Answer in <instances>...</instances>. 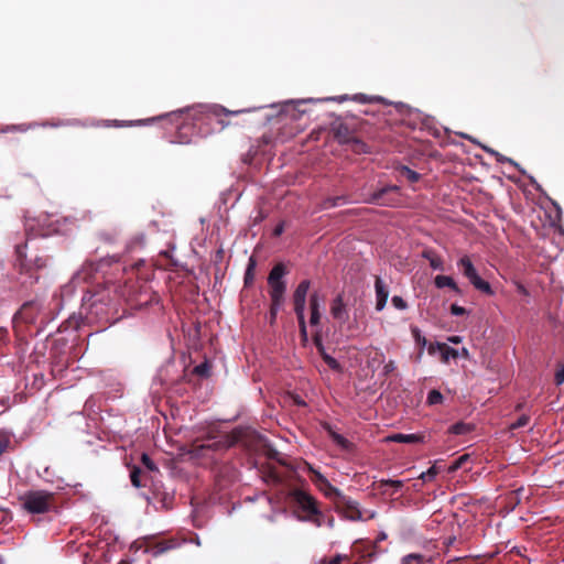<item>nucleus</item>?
I'll use <instances>...</instances> for the list:
<instances>
[{
    "label": "nucleus",
    "mask_w": 564,
    "mask_h": 564,
    "mask_svg": "<svg viewBox=\"0 0 564 564\" xmlns=\"http://www.w3.org/2000/svg\"><path fill=\"white\" fill-rule=\"evenodd\" d=\"M117 288L113 283L104 286L97 285L84 296L85 303H89L88 314L98 321L109 323L111 311L115 308Z\"/></svg>",
    "instance_id": "f257e3e1"
},
{
    "label": "nucleus",
    "mask_w": 564,
    "mask_h": 564,
    "mask_svg": "<svg viewBox=\"0 0 564 564\" xmlns=\"http://www.w3.org/2000/svg\"><path fill=\"white\" fill-rule=\"evenodd\" d=\"M289 274V270L283 262L273 265L267 278L270 295V323L276 319L278 312L284 303L286 292V281L284 278Z\"/></svg>",
    "instance_id": "f03ea898"
},
{
    "label": "nucleus",
    "mask_w": 564,
    "mask_h": 564,
    "mask_svg": "<svg viewBox=\"0 0 564 564\" xmlns=\"http://www.w3.org/2000/svg\"><path fill=\"white\" fill-rule=\"evenodd\" d=\"M334 507L338 513L350 521H366L375 518V512H369L365 517L359 508V503L344 494L334 502Z\"/></svg>",
    "instance_id": "7ed1b4c3"
},
{
    "label": "nucleus",
    "mask_w": 564,
    "mask_h": 564,
    "mask_svg": "<svg viewBox=\"0 0 564 564\" xmlns=\"http://www.w3.org/2000/svg\"><path fill=\"white\" fill-rule=\"evenodd\" d=\"M457 267L476 290L490 296L495 294L490 283L478 275L477 270L468 256L462 257L457 262Z\"/></svg>",
    "instance_id": "20e7f679"
},
{
    "label": "nucleus",
    "mask_w": 564,
    "mask_h": 564,
    "mask_svg": "<svg viewBox=\"0 0 564 564\" xmlns=\"http://www.w3.org/2000/svg\"><path fill=\"white\" fill-rule=\"evenodd\" d=\"M180 545L178 541L174 538L160 540L156 536L150 535L144 536L140 540V546L144 550V553L151 554L156 557L167 551L174 550Z\"/></svg>",
    "instance_id": "39448f33"
},
{
    "label": "nucleus",
    "mask_w": 564,
    "mask_h": 564,
    "mask_svg": "<svg viewBox=\"0 0 564 564\" xmlns=\"http://www.w3.org/2000/svg\"><path fill=\"white\" fill-rule=\"evenodd\" d=\"M290 497L297 508L306 514L305 520L311 519L313 514L319 513L318 502L311 494L301 489H294L290 492Z\"/></svg>",
    "instance_id": "423d86ee"
},
{
    "label": "nucleus",
    "mask_w": 564,
    "mask_h": 564,
    "mask_svg": "<svg viewBox=\"0 0 564 564\" xmlns=\"http://www.w3.org/2000/svg\"><path fill=\"white\" fill-rule=\"evenodd\" d=\"M391 192L398 193L399 187L397 185H388L384 186L368 197L364 198L362 202L367 204H375L379 206H388V207H394L399 203V198L389 197V194Z\"/></svg>",
    "instance_id": "0eeeda50"
},
{
    "label": "nucleus",
    "mask_w": 564,
    "mask_h": 564,
    "mask_svg": "<svg viewBox=\"0 0 564 564\" xmlns=\"http://www.w3.org/2000/svg\"><path fill=\"white\" fill-rule=\"evenodd\" d=\"M237 437L229 434L220 435L217 440L215 436L208 435L204 443L197 445L199 449L224 451L237 443Z\"/></svg>",
    "instance_id": "6e6552de"
},
{
    "label": "nucleus",
    "mask_w": 564,
    "mask_h": 564,
    "mask_svg": "<svg viewBox=\"0 0 564 564\" xmlns=\"http://www.w3.org/2000/svg\"><path fill=\"white\" fill-rule=\"evenodd\" d=\"M311 286L310 280H302L292 294L294 313L296 316L305 315L306 297Z\"/></svg>",
    "instance_id": "1a4fd4ad"
},
{
    "label": "nucleus",
    "mask_w": 564,
    "mask_h": 564,
    "mask_svg": "<svg viewBox=\"0 0 564 564\" xmlns=\"http://www.w3.org/2000/svg\"><path fill=\"white\" fill-rule=\"evenodd\" d=\"M310 469L313 473L312 481L321 491H323L325 497L330 499L334 503L343 492L338 488L334 487L321 473L316 471L312 467H310Z\"/></svg>",
    "instance_id": "9d476101"
},
{
    "label": "nucleus",
    "mask_w": 564,
    "mask_h": 564,
    "mask_svg": "<svg viewBox=\"0 0 564 564\" xmlns=\"http://www.w3.org/2000/svg\"><path fill=\"white\" fill-rule=\"evenodd\" d=\"M26 249V242L24 245H18L15 247L14 265L20 271V273L31 274L34 267V261L32 259H28Z\"/></svg>",
    "instance_id": "9b49d317"
},
{
    "label": "nucleus",
    "mask_w": 564,
    "mask_h": 564,
    "mask_svg": "<svg viewBox=\"0 0 564 564\" xmlns=\"http://www.w3.org/2000/svg\"><path fill=\"white\" fill-rule=\"evenodd\" d=\"M335 140L340 144H348L355 138L354 131L345 122H336L332 126Z\"/></svg>",
    "instance_id": "f8f14e48"
},
{
    "label": "nucleus",
    "mask_w": 564,
    "mask_h": 564,
    "mask_svg": "<svg viewBox=\"0 0 564 564\" xmlns=\"http://www.w3.org/2000/svg\"><path fill=\"white\" fill-rule=\"evenodd\" d=\"M330 314L335 319L339 321L341 324L347 322L349 315L347 306L344 302V295L341 293L337 294V296L332 301Z\"/></svg>",
    "instance_id": "ddd939ff"
},
{
    "label": "nucleus",
    "mask_w": 564,
    "mask_h": 564,
    "mask_svg": "<svg viewBox=\"0 0 564 564\" xmlns=\"http://www.w3.org/2000/svg\"><path fill=\"white\" fill-rule=\"evenodd\" d=\"M376 291V310L382 311L387 304L389 297V289L380 276H376L375 281Z\"/></svg>",
    "instance_id": "4468645a"
},
{
    "label": "nucleus",
    "mask_w": 564,
    "mask_h": 564,
    "mask_svg": "<svg viewBox=\"0 0 564 564\" xmlns=\"http://www.w3.org/2000/svg\"><path fill=\"white\" fill-rule=\"evenodd\" d=\"M154 502L163 510H170L174 505V494L166 491L163 488L155 487L153 490Z\"/></svg>",
    "instance_id": "2eb2a0df"
},
{
    "label": "nucleus",
    "mask_w": 564,
    "mask_h": 564,
    "mask_svg": "<svg viewBox=\"0 0 564 564\" xmlns=\"http://www.w3.org/2000/svg\"><path fill=\"white\" fill-rule=\"evenodd\" d=\"M54 495L46 491H37V516L56 509Z\"/></svg>",
    "instance_id": "dca6fc26"
},
{
    "label": "nucleus",
    "mask_w": 564,
    "mask_h": 564,
    "mask_svg": "<svg viewBox=\"0 0 564 564\" xmlns=\"http://www.w3.org/2000/svg\"><path fill=\"white\" fill-rule=\"evenodd\" d=\"M33 314H32V303H25L20 311L14 315V328L17 332H20V324H32L33 323Z\"/></svg>",
    "instance_id": "f3484780"
},
{
    "label": "nucleus",
    "mask_w": 564,
    "mask_h": 564,
    "mask_svg": "<svg viewBox=\"0 0 564 564\" xmlns=\"http://www.w3.org/2000/svg\"><path fill=\"white\" fill-rule=\"evenodd\" d=\"M436 349L442 354L443 362H448L449 358L458 357V351L444 343L431 344L427 348L430 355H433Z\"/></svg>",
    "instance_id": "a211bd4d"
},
{
    "label": "nucleus",
    "mask_w": 564,
    "mask_h": 564,
    "mask_svg": "<svg viewBox=\"0 0 564 564\" xmlns=\"http://www.w3.org/2000/svg\"><path fill=\"white\" fill-rule=\"evenodd\" d=\"M194 135V126L192 123H182L177 128L176 137L173 142L187 144L192 141Z\"/></svg>",
    "instance_id": "6ab92c4d"
},
{
    "label": "nucleus",
    "mask_w": 564,
    "mask_h": 564,
    "mask_svg": "<svg viewBox=\"0 0 564 564\" xmlns=\"http://www.w3.org/2000/svg\"><path fill=\"white\" fill-rule=\"evenodd\" d=\"M422 258L426 259L430 263V267L434 270H444V261L437 254V252L432 248H425L422 251Z\"/></svg>",
    "instance_id": "aec40b11"
},
{
    "label": "nucleus",
    "mask_w": 564,
    "mask_h": 564,
    "mask_svg": "<svg viewBox=\"0 0 564 564\" xmlns=\"http://www.w3.org/2000/svg\"><path fill=\"white\" fill-rule=\"evenodd\" d=\"M423 436L420 434H402L397 433L393 435L388 436V441L394 442V443H408V444H414L420 443L423 441Z\"/></svg>",
    "instance_id": "412c9836"
},
{
    "label": "nucleus",
    "mask_w": 564,
    "mask_h": 564,
    "mask_svg": "<svg viewBox=\"0 0 564 564\" xmlns=\"http://www.w3.org/2000/svg\"><path fill=\"white\" fill-rule=\"evenodd\" d=\"M323 426L334 443H336L338 446H340L344 449L350 448L351 443L346 437H344L343 435L335 432L330 424L324 423Z\"/></svg>",
    "instance_id": "4be33fe9"
},
{
    "label": "nucleus",
    "mask_w": 564,
    "mask_h": 564,
    "mask_svg": "<svg viewBox=\"0 0 564 564\" xmlns=\"http://www.w3.org/2000/svg\"><path fill=\"white\" fill-rule=\"evenodd\" d=\"M323 426L334 443H336L338 446H340L344 449L350 448L351 443L346 437H344L343 435L335 432L330 424L324 423Z\"/></svg>",
    "instance_id": "5701e85b"
},
{
    "label": "nucleus",
    "mask_w": 564,
    "mask_h": 564,
    "mask_svg": "<svg viewBox=\"0 0 564 564\" xmlns=\"http://www.w3.org/2000/svg\"><path fill=\"white\" fill-rule=\"evenodd\" d=\"M323 426L334 443H336L338 446H340L344 449L350 448L351 443L346 437H344L343 435L335 432L330 424L324 423Z\"/></svg>",
    "instance_id": "b1692460"
},
{
    "label": "nucleus",
    "mask_w": 564,
    "mask_h": 564,
    "mask_svg": "<svg viewBox=\"0 0 564 564\" xmlns=\"http://www.w3.org/2000/svg\"><path fill=\"white\" fill-rule=\"evenodd\" d=\"M323 426L334 443H336L338 446H340L344 449L350 448L351 443L346 437H344L343 435L335 432L330 424L324 423Z\"/></svg>",
    "instance_id": "393cba45"
},
{
    "label": "nucleus",
    "mask_w": 564,
    "mask_h": 564,
    "mask_svg": "<svg viewBox=\"0 0 564 564\" xmlns=\"http://www.w3.org/2000/svg\"><path fill=\"white\" fill-rule=\"evenodd\" d=\"M310 310H311L310 324L312 326H316L319 324V321H321L319 303H318V297H317L316 293H314L310 296Z\"/></svg>",
    "instance_id": "a878e982"
},
{
    "label": "nucleus",
    "mask_w": 564,
    "mask_h": 564,
    "mask_svg": "<svg viewBox=\"0 0 564 564\" xmlns=\"http://www.w3.org/2000/svg\"><path fill=\"white\" fill-rule=\"evenodd\" d=\"M434 284L437 289L449 288L456 293H460V289L452 276L448 275H436Z\"/></svg>",
    "instance_id": "bb28decb"
},
{
    "label": "nucleus",
    "mask_w": 564,
    "mask_h": 564,
    "mask_svg": "<svg viewBox=\"0 0 564 564\" xmlns=\"http://www.w3.org/2000/svg\"><path fill=\"white\" fill-rule=\"evenodd\" d=\"M245 110H238V111H229L225 107L216 106L213 108V113L217 118V123L220 124V129H225L229 122L225 121L223 118H220L223 115H238L243 112Z\"/></svg>",
    "instance_id": "cd10ccee"
},
{
    "label": "nucleus",
    "mask_w": 564,
    "mask_h": 564,
    "mask_svg": "<svg viewBox=\"0 0 564 564\" xmlns=\"http://www.w3.org/2000/svg\"><path fill=\"white\" fill-rule=\"evenodd\" d=\"M375 486L378 490H380L382 494H386L384 490L386 487H392L394 491L391 495H394L395 491L401 489L403 487L402 480H393V479H381L377 482H375Z\"/></svg>",
    "instance_id": "c85d7f7f"
},
{
    "label": "nucleus",
    "mask_w": 564,
    "mask_h": 564,
    "mask_svg": "<svg viewBox=\"0 0 564 564\" xmlns=\"http://www.w3.org/2000/svg\"><path fill=\"white\" fill-rule=\"evenodd\" d=\"M348 145H350L351 151H354L357 154L370 152L369 145L365 143L362 140L358 139L357 137H355L350 141V143H348Z\"/></svg>",
    "instance_id": "c756f323"
},
{
    "label": "nucleus",
    "mask_w": 564,
    "mask_h": 564,
    "mask_svg": "<svg viewBox=\"0 0 564 564\" xmlns=\"http://www.w3.org/2000/svg\"><path fill=\"white\" fill-rule=\"evenodd\" d=\"M523 492H524L523 488H518L508 494L507 501H508V505L511 506V509H514L516 506H518L521 502Z\"/></svg>",
    "instance_id": "7c9ffc66"
},
{
    "label": "nucleus",
    "mask_w": 564,
    "mask_h": 564,
    "mask_svg": "<svg viewBox=\"0 0 564 564\" xmlns=\"http://www.w3.org/2000/svg\"><path fill=\"white\" fill-rule=\"evenodd\" d=\"M347 202H348V199L344 195L335 196V197H327V198H325L323 200L322 207L327 209V208H332V207H336V206L343 205V204H345Z\"/></svg>",
    "instance_id": "2f4dec72"
},
{
    "label": "nucleus",
    "mask_w": 564,
    "mask_h": 564,
    "mask_svg": "<svg viewBox=\"0 0 564 564\" xmlns=\"http://www.w3.org/2000/svg\"><path fill=\"white\" fill-rule=\"evenodd\" d=\"M411 333L416 345L420 347L422 351L427 345V339L421 334V330L417 326H411Z\"/></svg>",
    "instance_id": "473e14b6"
},
{
    "label": "nucleus",
    "mask_w": 564,
    "mask_h": 564,
    "mask_svg": "<svg viewBox=\"0 0 564 564\" xmlns=\"http://www.w3.org/2000/svg\"><path fill=\"white\" fill-rule=\"evenodd\" d=\"M256 260L251 257L245 272V285H250L254 280Z\"/></svg>",
    "instance_id": "72a5a7b5"
},
{
    "label": "nucleus",
    "mask_w": 564,
    "mask_h": 564,
    "mask_svg": "<svg viewBox=\"0 0 564 564\" xmlns=\"http://www.w3.org/2000/svg\"><path fill=\"white\" fill-rule=\"evenodd\" d=\"M63 229L61 228V224H59V219L56 218L54 220H52L50 224H48V229L46 231H39L37 230V236H43V237H46L51 234H58V232H62Z\"/></svg>",
    "instance_id": "f704fd0d"
},
{
    "label": "nucleus",
    "mask_w": 564,
    "mask_h": 564,
    "mask_svg": "<svg viewBox=\"0 0 564 564\" xmlns=\"http://www.w3.org/2000/svg\"><path fill=\"white\" fill-rule=\"evenodd\" d=\"M142 475H143L142 470L139 467H133L132 468V470L130 473V479H131L132 485L135 488H141V487L144 486V484L141 480Z\"/></svg>",
    "instance_id": "c9c22d12"
},
{
    "label": "nucleus",
    "mask_w": 564,
    "mask_h": 564,
    "mask_svg": "<svg viewBox=\"0 0 564 564\" xmlns=\"http://www.w3.org/2000/svg\"><path fill=\"white\" fill-rule=\"evenodd\" d=\"M400 174L411 183H415L420 180V174L408 166H402L400 169Z\"/></svg>",
    "instance_id": "e433bc0d"
},
{
    "label": "nucleus",
    "mask_w": 564,
    "mask_h": 564,
    "mask_svg": "<svg viewBox=\"0 0 564 564\" xmlns=\"http://www.w3.org/2000/svg\"><path fill=\"white\" fill-rule=\"evenodd\" d=\"M443 394L438 390H431L427 394V403L430 405L441 404L443 402Z\"/></svg>",
    "instance_id": "4c0bfd02"
},
{
    "label": "nucleus",
    "mask_w": 564,
    "mask_h": 564,
    "mask_svg": "<svg viewBox=\"0 0 564 564\" xmlns=\"http://www.w3.org/2000/svg\"><path fill=\"white\" fill-rule=\"evenodd\" d=\"M30 128H31V126L30 124H25V123H23V124H11V126H6V127L1 128L0 132H3V133L15 132V131L25 132Z\"/></svg>",
    "instance_id": "58836bf2"
},
{
    "label": "nucleus",
    "mask_w": 564,
    "mask_h": 564,
    "mask_svg": "<svg viewBox=\"0 0 564 564\" xmlns=\"http://www.w3.org/2000/svg\"><path fill=\"white\" fill-rule=\"evenodd\" d=\"M23 507L26 511L34 514L35 513V494L29 492L25 501L23 502Z\"/></svg>",
    "instance_id": "ea45409f"
},
{
    "label": "nucleus",
    "mask_w": 564,
    "mask_h": 564,
    "mask_svg": "<svg viewBox=\"0 0 564 564\" xmlns=\"http://www.w3.org/2000/svg\"><path fill=\"white\" fill-rule=\"evenodd\" d=\"M422 562L423 555L417 553H411L402 558L401 564H421Z\"/></svg>",
    "instance_id": "a19ab883"
},
{
    "label": "nucleus",
    "mask_w": 564,
    "mask_h": 564,
    "mask_svg": "<svg viewBox=\"0 0 564 564\" xmlns=\"http://www.w3.org/2000/svg\"><path fill=\"white\" fill-rule=\"evenodd\" d=\"M141 463L142 465L149 470V471H159V468L158 466L155 465V463L152 460V458L143 453L141 455Z\"/></svg>",
    "instance_id": "79ce46f5"
},
{
    "label": "nucleus",
    "mask_w": 564,
    "mask_h": 564,
    "mask_svg": "<svg viewBox=\"0 0 564 564\" xmlns=\"http://www.w3.org/2000/svg\"><path fill=\"white\" fill-rule=\"evenodd\" d=\"M470 431L469 426L463 422L456 423L451 426V432L455 435H463Z\"/></svg>",
    "instance_id": "37998d69"
},
{
    "label": "nucleus",
    "mask_w": 564,
    "mask_h": 564,
    "mask_svg": "<svg viewBox=\"0 0 564 564\" xmlns=\"http://www.w3.org/2000/svg\"><path fill=\"white\" fill-rule=\"evenodd\" d=\"M299 323V330L303 341L307 340V327L305 322V315L296 316Z\"/></svg>",
    "instance_id": "c03bdc74"
},
{
    "label": "nucleus",
    "mask_w": 564,
    "mask_h": 564,
    "mask_svg": "<svg viewBox=\"0 0 564 564\" xmlns=\"http://www.w3.org/2000/svg\"><path fill=\"white\" fill-rule=\"evenodd\" d=\"M325 364L334 371H341V366L340 364L334 358L332 357L330 355H324V359Z\"/></svg>",
    "instance_id": "a18cd8bd"
},
{
    "label": "nucleus",
    "mask_w": 564,
    "mask_h": 564,
    "mask_svg": "<svg viewBox=\"0 0 564 564\" xmlns=\"http://www.w3.org/2000/svg\"><path fill=\"white\" fill-rule=\"evenodd\" d=\"M438 474V468L433 465L432 467H430L426 471L422 473L419 478L422 479V480H431L433 479L436 475Z\"/></svg>",
    "instance_id": "49530a36"
},
{
    "label": "nucleus",
    "mask_w": 564,
    "mask_h": 564,
    "mask_svg": "<svg viewBox=\"0 0 564 564\" xmlns=\"http://www.w3.org/2000/svg\"><path fill=\"white\" fill-rule=\"evenodd\" d=\"M529 421H530V416L527 414H522L518 417V420L514 423H512L510 425V429L516 430V429L524 427L525 425H528Z\"/></svg>",
    "instance_id": "de8ad7c7"
},
{
    "label": "nucleus",
    "mask_w": 564,
    "mask_h": 564,
    "mask_svg": "<svg viewBox=\"0 0 564 564\" xmlns=\"http://www.w3.org/2000/svg\"><path fill=\"white\" fill-rule=\"evenodd\" d=\"M468 460V455H463L458 457L454 463L449 466L448 471L454 473L459 469L465 462Z\"/></svg>",
    "instance_id": "09e8293b"
},
{
    "label": "nucleus",
    "mask_w": 564,
    "mask_h": 564,
    "mask_svg": "<svg viewBox=\"0 0 564 564\" xmlns=\"http://www.w3.org/2000/svg\"><path fill=\"white\" fill-rule=\"evenodd\" d=\"M485 150H486L488 153H490V154L495 155V156L497 158V161H498V162H501V163H502V162H508V163H510V164H512V165H517V164H516V162H514L513 160H511V159H509V158L503 156L502 154L498 153L497 151H495V150H492V149L485 148Z\"/></svg>",
    "instance_id": "8fccbe9b"
},
{
    "label": "nucleus",
    "mask_w": 564,
    "mask_h": 564,
    "mask_svg": "<svg viewBox=\"0 0 564 564\" xmlns=\"http://www.w3.org/2000/svg\"><path fill=\"white\" fill-rule=\"evenodd\" d=\"M267 456L270 459L276 460L281 465H286L285 460L281 457V454L274 448H269Z\"/></svg>",
    "instance_id": "3c124183"
},
{
    "label": "nucleus",
    "mask_w": 564,
    "mask_h": 564,
    "mask_svg": "<svg viewBox=\"0 0 564 564\" xmlns=\"http://www.w3.org/2000/svg\"><path fill=\"white\" fill-rule=\"evenodd\" d=\"M393 306L398 310H406L408 303L399 295H394L391 300Z\"/></svg>",
    "instance_id": "603ef678"
},
{
    "label": "nucleus",
    "mask_w": 564,
    "mask_h": 564,
    "mask_svg": "<svg viewBox=\"0 0 564 564\" xmlns=\"http://www.w3.org/2000/svg\"><path fill=\"white\" fill-rule=\"evenodd\" d=\"M554 381L556 386H561L564 382V365H561L556 370Z\"/></svg>",
    "instance_id": "864d4df0"
},
{
    "label": "nucleus",
    "mask_w": 564,
    "mask_h": 564,
    "mask_svg": "<svg viewBox=\"0 0 564 564\" xmlns=\"http://www.w3.org/2000/svg\"><path fill=\"white\" fill-rule=\"evenodd\" d=\"M451 313L455 316H462V315H465L467 314V310L463 306H459L457 304H452L451 305Z\"/></svg>",
    "instance_id": "5fc2aeb1"
},
{
    "label": "nucleus",
    "mask_w": 564,
    "mask_h": 564,
    "mask_svg": "<svg viewBox=\"0 0 564 564\" xmlns=\"http://www.w3.org/2000/svg\"><path fill=\"white\" fill-rule=\"evenodd\" d=\"M307 520L312 521L316 527H322L325 523V518L321 511L318 514H313L311 519Z\"/></svg>",
    "instance_id": "6e6d98bb"
},
{
    "label": "nucleus",
    "mask_w": 564,
    "mask_h": 564,
    "mask_svg": "<svg viewBox=\"0 0 564 564\" xmlns=\"http://www.w3.org/2000/svg\"><path fill=\"white\" fill-rule=\"evenodd\" d=\"M397 369L395 362L393 360L388 361L382 369L384 376L391 375Z\"/></svg>",
    "instance_id": "4d7b16f0"
},
{
    "label": "nucleus",
    "mask_w": 564,
    "mask_h": 564,
    "mask_svg": "<svg viewBox=\"0 0 564 564\" xmlns=\"http://www.w3.org/2000/svg\"><path fill=\"white\" fill-rule=\"evenodd\" d=\"M132 122H126V121H118V120H115V121H107L105 122V127H126V126H131Z\"/></svg>",
    "instance_id": "13d9d810"
},
{
    "label": "nucleus",
    "mask_w": 564,
    "mask_h": 564,
    "mask_svg": "<svg viewBox=\"0 0 564 564\" xmlns=\"http://www.w3.org/2000/svg\"><path fill=\"white\" fill-rule=\"evenodd\" d=\"M160 256H162V257H164V258L169 259V261H170V265H173V267H176V265H177V261H176V260H174V259L172 258V254H171V251H170V250L162 251V252L160 253Z\"/></svg>",
    "instance_id": "bf43d9fd"
},
{
    "label": "nucleus",
    "mask_w": 564,
    "mask_h": 564,
    "mask_svg": "<svg viewBox=\"0 0 564 564\" xmlns=\"http://www.w3.org/2000/svg\"><path fill=\"white\" fill-rule=\"evenodd\" d=\"M346 558V556H343L340 554H337L336 556H334L329 562L328 564H341V561Z\"/></svg>",
    "instance_id": "052dcab7"
},
{
    "label": "nucleus",
    "mask_w": 564,
    "mask_h": 564,
    "mask_svg": "<svg viewBox=\"0 0 564 564\" xmlns=\"http://www.w3.org/2000/svg\"><path fill=\"white\" fill-rule=\"evenodd\" d=\"M8 445H9L8 440L0 438V455H2L7 451Z\"/></svg>",
    "instance_id": "680f3d73"
},
{
    "label": "nucleus",
    "mask_w": 564,
    "mask_h": 564,
    "mask_svg": "<svg viewBox=\"0 0 564 564\" xmlns=\"http://www.w3.org/2000/svg\"><path fill=\"white\" fill-rule=\"evenodd\" d=\"M517 291H518L520 294L524 295V296H528V295H529V291H528V290H527V288H525L523 284H521V283H518V284H517Z\"/></svg>",
    "instance_id": "e2e57ef3"
},
{
    "label": "nucleus",
    "mask_w": 564,
    "mask_h": 564,
    "mask_svg": "<svg viewBox=\"0 0 564 564\" xmlns=\"http://www.w3.org/2000/svg\"><path fill=\"white\" fill-rule=\"evenodd\" d=\"M207 371V365L206 364H202L199 366H197L195 368V372L198 373V375H205Z\"/></svg>",
    "instance_id": "0e129e2a"
},
{
    "label": "nucleus",
    "mask_w": 564,
    "mask_h": 564,
    "mask_svg": "<svg viewBox=\"0 0 564 564\" xmlns=\"http://www.w3.org/2000/svg\"><path fill=\"white\" fill-rule=\"evenodd\" d=\"M283 231H284V226H283V224H279V225H276V227L274 228V230H273V235L278 237V236H281Z\"/></svg>",
    "instance_id": "69168bd1"
},
{
    "label": "nucleus",
    "mask_w": 564,
    "mask_h": 564,
    "mask_svg": "<svg viewBox=\"0 0 564 564\" xmlns=\"http://www.w3.org/2000/svg\"><path fill=\"white\" fill-rule=\"evenodd\" d=\"M313 340H314L316 348H322L323 341H322V338L319 335H315Z\"/></svg>",
    "instance_id": "338daca9"
},
{
    "label": "nucleus",
    "mask_w": 564,
    "mask_h": 564,
    "mask_svg": "<svg viewBox=\"0 0 564 564\" xmlns=\"http://www.w3.org/2000/svg\"><path fill=\"white\" fill-rule=\"evenodd\" d=\"M448 341L452 344H459L462 341V338L459 336L454 335L448 337Z\"/></svg>",
    "instance_id": "774afa93"
}]
</instances>
